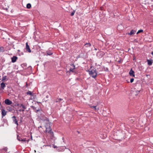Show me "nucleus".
I'll return each mask as SVG.
<instances>
[{
  "mask_svg": "<svg viewBox=\"0 0 153 153\" xmlns=\"http://www.w3.org/2000/svg\"><path fill=\"white\" fill-rule=\"evenodd\" d=\"M27 94L29 95H32V92L30 91H28L27 92Z\"/></svg>",
  "mask_w": 153,
  "mask_h": 153,
  "instance_id": "5701e85b",
  "label": "nucleus"
},
{
  "mask_svg": "<svg viewBox=\"0 0 153 153\" xmlns=\"http://www.w3.org/2000/svg\"><path fill=\"white\" fill-rule=\"evenodd\" d=\"M31 139H32V137H31Z\"/></svg>",
  "mask_w": 153,
  "mask_h": 153,
  "instance_id": "f704fd0d",
  "label": "nucleus"
},
{
  "mask_svg": "<svg viewBox=\"0 0 153 153\" xmlns=\"http://www.w3.org/2000/svg\"><path fill=\"white\" fill-rule=\"evenodd\" d=\"M25 65V64H22V65Z\"/></svg>",
  "mask_w": 153,
  "mask_h": 153,
  "instance_id": "72a5a7b5",
  "label": "nucleus"
},
{
  "mask_svg": "<svg viewBox=\"0 0 153 153\" xmlns=\"http://www.w3.org/2000/svg\"><path fill=\"white\" fill-rule=\"evenodd\" d=\"M20 107H22L23 109H25L26 108V107L24 105L22 104H21L20 105Z\"/></svg>",
  "mask_w": 153,
  "mask_h": 153,
  "instance_id": "f3484780",
  "label": "nucleus"
},
{
  "mask_svg": "<svg viewBox=\"0 0 153 153\" xmlns=\"http://www.w3.org/2000/svg\"><path fill=\"white\" fill-rule=\"evenodd\" d=\"M20 141H21L22 142H25L26 141V138L22 139H21Z\"/></svg>",
  "mask_w": 153,
  "mask_h": 153,
  "instance_id": "b1692460",
  "label": "nucleus"
},
{
  "mask_svg": "<svg viewBox=\"0 0 153 153\" xmlns=\"http://www.w3.org/2000/svg\"><path fill=\"white\" fill-rule=\"evenodd\" d=\"M7 114V112L4 109H2L1 110V114L2 117H3L5 116Z\"/></svg>",
  "mask_w": 153,
  "mask_h": 153,
  "instance_id": "6e6552de",
  "label": "nucleus"
},
{
  "mask_svg": "<svg viewBox=\"0 0 153 153\" xmlns=\"http://www.w3.org/2000/svg\"><path fill=\"white\" fill-rule=\"evenodd\" d=\"M134 80V79L133 78H131L130 79V82H131L132 83V82Z\"/></svg>",
  "mask_w": 153,
  "mask_h": 153,
  "instance_id": "a878e982",
  "label": "nucleus"
},
{
  "mask_svg": "<svg viewBox=\"0 0 153 153\" xmlns=\"http://www.w3.org/2000/svg\"><path fill=\"white\" fill-rule=\"evenodd\" d=\"M106 70L107 71H108V69L107 68H106Z\"/></svg>",
  "mask_w": 153,
  "mask_h": 153,
  "instance_id": "7c9ffc66",
  "label": "nucleus"
},
{
  "mask_svg": "<svg viewBox=\"0 0 153 153\" xmlns=\"http://www.w3.org/2000/svg\"><path fill=\"white\" fill-rule=\"evenodd\" d=\"M18 58L16 56H14L11 58V61L12 62L14 63L16 62Z\"/></svg>",
  "mask_w": 153,
  "mask_h": 153,
  "instance_id": "0eeeda50",
  "label": "nucleus"
},
{
  "mask_svg": "<svg viewBox=\"0 0 153 153\" xmlns=\"http://www.w3.org/2000/svg\"><path fill=\"white\" fill-rule=\"evenodd\" d=\"M134 71L132 70V69H131L129 73V75L130 76H134Z\"/></svg>",
  "mask_w": 153,
  "mask_h": 153,
  "instance_id": "1a4fd4ad",
  "label": "nucleus"
},
{
  "mask_svg": "<svg viewBox=\"0 0 153 153\" xmlns=\"http://www.w3.org/2000/svg\"><path fill=\"white\" fill-rule=\"evenodd\" d=\"M8 148L7 147H5L1 149V150L4 151V152H6Z\"/></svg>",
  "mask_w": 153,
  "mask_h": 153,
  "instance_id": "aec40b11",
  "label": "nucleus"
},
{
  "mask_svg": "<svg viewBox=\"0 0 153 153\" xmlns=\"http://www.w3.org/2000/svg\"><path fill=\"white\" fill-rule=\"evenodd\" d=\"M29 139H28L27 140H26V141H27V142L28 143L29 141Z\"/></svg>",
  "mask_w": 153,
  "mask_h": 153,
  "instance_id": "c756f323",
  "label": "nucleus"
},
{
  "mask_svg": "<svg viewBox=\"0 0 153 153\" xmlns=\"http://www.w3.org/2000/svg\"><path fill=\"white\" fill-rule=\"evenodd\" d=\"M31 7V5L30 4H27V8H30Z\"/></svg>",
  "mask_w": 153,
  "mask_h": 153,
  "instance_id": "6ab92c4d",
  "label": "nucleus"
},
{
  "mask_svg": "<svg viewBox=\"0 0 153 153\" xmlns=\"http://www.w3.org/2000/svg\"><path fill=\"white\" fill-rule=\"evenodd\" d=\"M25 109H20L19 110V111H20V112H21V111H22V112H23L24 111V110Z\"/></svg>",
  "mask_w": 153,
  "mask_h": 153,
  "instance_id": "cd10ccee",
  "label": "nucleus"
},
{
  "mask_svg": "<svg viewBox=\"0 0 153 153\" xmlns=\"http://www.w3.org/2000/svg\"><path fill=\"white\" fill-rule=\"evenodd\" d=\"M147 61L148 63V64L149 65H152L153 62L152 60L147 59Z\"/></svg>",
  "mask_w": 153,
  "mask_h": 153,
  "instance_id": "9d476101",
  "label": "nucleus"
},
{
  "mask_svg": "<svg viewBox=\"0 0 153 153\" xmlns=\"http://www.w3.org/2000/svg\"><path fill=\"white\" fill-rule=\"evenodd\" d=\"M22 139V138H21L18 135L17 136V139L19 141H20L21 139Z\"/></svg>",
  "mask_w": 153,
  "mask_h": 153,
  "instance_id": "4be33fe9",
  "label": "nucleus"
},
{
  "mask_svg": "<svg viewBox=\"0 0 153 153\" xmlns=\"http://www.w3.org/2000/svg\"><path fill=\"white\" fill-rule=\"evenodd\" d=\"M46 53H47L46 55H52L53 54V53L50 50L47 51Z\"/></svg>",
  "mask_w": 153,
  "mask_h": 153,
  "instance_id": "ddd939ff",
  "label": "nucleus"
},
{
  "mask_svg": "<svg viewBox=\"0 0 153 153\" xmlns=\"http://www.w3.org/2000/svg\"><path fill=\"white\" fill-rule=\"evenodd\" d=\"M46 97L48 98V96H46Z\"/></svg>",
  "mask_w": 153,
  "mask_h": 153,
  "instance_id": "473e14b6",
  "label": "nucleus"
},
{
  "mask_svg": "<svg viewBox=\"0 0 153 153\" xmlns=\"http://www.w3.org/2000/svg\"><path fill=\"white\" fill-rule=\"evenodd\" d=\"M1 88H2L3 89H4V88L6 86L4 82H2L1 83Z\"/></svg>",
  "mask_w": 153,
  "mask_h": 153,
  "instance_id": "4468645a",
  "label": "nucleus"
},
{
  "mask_svg": "<svg viewBox=\"0 0 153 153\" xmlns=\"http://www.w3.org/2000/svg\"><path fill=\"white\" fill-rule=\"evenodd\" d=\"M91 107L93 109H94L95 111H97L99 110V108H96V106H93Z\"/></svg>",
  "mask_w": 153,
  "mask_h": 153,
  "instance_id": "dca6fc26",
  "label": "nucleus"
},
{
  "mask_svg": "<svg viewBox=\"0 0 153 153\" xmlns=\"http://www.w3.org/2000/svg\"><path fill=\"white\" fill-rule=\"evenodd\" d=\"M74 13H75V11H73L72 12V13H71V16H74Z\"/></svg>",
  "mask_w": 153,
  "mask_h": 153,
  "instance_id": "393cba45",
  "label": "nucleus"
},
{
  "mask_svg": "<svg viewBox=\"0 0 153 153\" xmlns=\"http://www.w3.org/2000/svg\"><path fill=\"white\" fill-rule=\"evenodd\" d=\"M89 72V74L92 77L95 78L97 76V73L96 68H92V67H91L90 69L88 71Z\"/></svg>",
  "mask_w": 153,
  "mask_h": 153,
  "instance_id": "f257e3e1",
  "label": "nucleus"
},
{
  "mask_svg": "<svg viewBox=\"0 0 153 153\" xmlns=\"http://www.w3.org/2000/svg\"><path fill=\"white\" fill-rule=\"evenodd\" d=\"M46 132L50 134L51 137H53V133L50 126H49V127H47L46 126Z\"/></svg>",
  "mask_w": 153,
  "mask_h": 153,
  "instance_id": "f03ea898",
  "label": "nucleus"
},
{
  "mask_svg": "<svg viewBox=\"0 0 153 153\" xmlns=\"http://www.w3.org/2000/svg\"><path fill=\"white\" fill-rule=\"evenodd\" d=\"M53 148H57V146H56L54 145Z\"/></svg>",
  "mask_w": 153,
  "mask_h": 153,
  "instance_id": "c85d7f7f",
  "label": "nucleus"
},
{
  "mask_svg": "<svg viewBox=\"0 0 153 153\" xmlns=\"http://www.w3.org/2000/svg\"><path fill=\"white\" fill-rule=\"evenodd\" d=\"M151 54L152 55H153V52H152L151 53Z\"/></svg>",
  "mask_w": 153,
  "mask_h": 153,
  "instance_id": "2f4dec72",
  "label": "nucleus"
},
{
  "mask_svg": "<svg viewBox=\"0 0 153 153\" xmlns=\"http://www.w3.org/2000/svg\"><path fill=\"white\" fill-rule=\"evenodd\" d=\"M136 32V31L135 30H133L131 31L130 33H128V34L129 35H132L134 34Z\"/></svg>",
  "mask_w": 153,
  "mask_h": 153,
  "instance_id": "9b49d317",
  "label": "nucleus"
},
{
  "mask_svg": "<svg viewBox=\"0 0 153 153\" xmlns=\"http://www.w3.org/2000/svg\"><path fill=\"white\" fill-rule=\"evenodd\" d=\"M143 32V30H139L137 32V34H138L139 33H142V32Z\"/></svg>",
  "mask_w": 153,
  "mask_h": 153,
  "instance_id": "412c9836",
  "label": "nucleus"
},
{
  "mask_svg": "<svg viewBox=\"0 0 153 153\" xmlns=\"http://www.w3.org/2000/svg\"><path fill=\"white\" fill-rule=\"evenodd\" d=\"M26 49L27 51L29 53H30L31 52V51L30 49V47L29 45L28 44V43L27 42L26 43Z\"/></svg>",
  "mask_w": 153,
  "mask_h": 153,
  "instance_id": "39448f33",
  "label": "nucleus"
},
{
  "mask_svg": "<svg viewBox=\"0 0 153 153\" xmlns=\"http://www.w3.org/2000/svg\"><path fill=\"white\" fill-rule=\"evenodd\" d=\"M8 80V79L7 78V76H3L2 78V81H7Z\"/></svg>",
  "mask_w": 153,
  "mask_h": 153,
  "instance_id": "f8f14e48",
  "label": "nucleus"
},
{
  "mask_svg": "<svg viewBox=\"0 0 153 153\" xmlns=\"http://www.w3.org/2000/svg\"><path fill=\"white\" fill-rule=\"evenodd\" d=\"M13 120V122L17 126L18 125V123L17 120L16 118V117L15 116H13L12 117Z\"/></svg>",
  "mask_w": 153,
  "mask_h": 153,
  "instance_id": "423d86ee",
  "label": "nucleus"
},
{
  "mask_svg": "<svg viewBox=\"0 0 153 153\" xmlns=\"http://www.w3.org/2000/svg\"><path fill=\"white\" fill-rule=\"evenodd\" d=\"M71 67L69 69L70 72H74V70L75 69V66L74 64H72L71 65Z\"/></svg>",
  "mask_w": 153,
  "mask_h": 153,
  "instance_id": "7ed1b4c3",
  "label": "nucleus"
},
{
  "mask_svg": "<svg viewBox=\"0 0 153 153\" xmlns=\"http://www.w3.org/2000/svg\"><path fill=\"white\" fill-rule=\"evenodd\" d=\"M4 102L7 105H10L12 103V102L8 99H6Z\"/></svg>",
  "mask_w": 153,
  "mask_h": 153,
  "instance_id": "20e7f679",
  "label": "nucleus"
},
{
  "mask_svg": "<svg viewBox=\"0 0 153 153\" xmlns=\"http://www.w3.org/2000/svg\"><path fill=\"white\" fill-rule=\"evenodd\" d=\"M139 92H140V91H137L136 92V94H135V95H137L138 94H139Z\"/></svg>",
  "mask_w": 153,
  "mask_h": 153,
  "instance_id": "bb28decb",
  "label": "nucleus"
},
{
  "mask_svg": "<svg viewBox=\"0 0 153 153\" xmlns=\"http://www.w3.org/2000/svg\"><path fill=\"white\" fill-rule=\"evenodd\" d=\"M85 46L86 47H89L91 46V44L90 43H86L85 44Z\"/></svg>",
  "mask_w": 153,
  "mask_h": 153,
  "instance_id": "a211bd4d",
  "label": "nucleus"
},
{
  "mask_svg": "<svg viewBox=\"0 0 153 153\" xmlns=\"http://www.w3.org/2000/svg\"><path fill=\"white\" fill-rule=\"evenodd\" d=\"M63 100V99H62L61 98H57L56 99L55 102H60L61 101Z\"/></svg>",
  "mask_w": 153,
  "mask_h": 153,
  "instance_id": "2eb2a0df",
  "label": "nucleus"
}]
</instances>
